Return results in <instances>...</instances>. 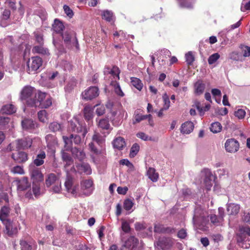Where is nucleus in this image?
Instances as JSON below:
<instances>
[{
  "label": "nucleus",
  "mask_w": 250,
  "mask_h": 250,
  "mask_svg": "<svg viewBox=\"0 0 250 250\" xmlns=\"http://www.w3.org/2000/svg\"><path fill=\"white\" fill-rule=\"evenodd\" d=\"M46 96L45 93L39 91L38 93L36 90L33 87L29 85L24 86L21 92V98L27 105L31 107L39 106L41 101L44 99Z\"/></svg>",
  "instance_id": "obj_1"
},
{
  "label": "nucleus",
  "mask_w": 250,
  "mask_h": 250,
  "mask_svg": "<svg viewBox=\"0 0 250 250\" xmlns=\"http://www.w3.org/2000/svg\"><path fill=\"white\" fill-rule=\"evenodd\" d=\"M250 228L249 226L241 227L239 229V232L237 234L236 240L238 245L244 249L250 248Z\"/></svg>",
  "instance_id": "obj_2"
},
{
  "label": "nucleus",
  "mask_w": 250,
  "mask_h": 250,
  "mask_svg": "<svg viewBox=\"0 0 250 250\" xmlns=\"http://www.w3.org/2000/svg\"><path fill=\"white\" fill-rule=\"evenodd\" d=\"M45 184L47 187H51L50 190L54 193H58L62 189L59 174L56 175L53 173L48 174L45 180Z\"/></svg>",
  "instance_id": "obj_3"
},
{
  "label": "nucleus",
  "mask_w": 250,
  "mask_h": 250,
  "mask_svg": "<svg viewBox=\"0 0 250 250\" xmlns=\"http://www.w3.org/2000/svg\"><path fill=\"white\" fill-rule=\"evenodd\" d=\"M65 46L72 49L79 50V45L75 33L73 31H65L62 34Z\"/></svg>",
  "instance_id": "obj_4"
},
{
  "label": "nucleus",
  "mask_w": 250,
  "mask_h": 250,
  "mask_svg": "<svg viewBox=\"0 0 250 250\" xmlns=\"http://www.w3.org/2000/svg\"><path fill=\"white\" fill-rule=\"evenodd\" d=\"M32 144V140L30 138H26L23 139H19L10 144L5 149L7 152H9L15 149H24L31 147Z\"/></svg>",
  "instance_id": "obj_5"
},
{
  "label": "nucleus",
  "mask_w": 250,
  "mask_h": 250,
  "mask_svg": "<svg viewBox=\"0 0 250 250\" xmlns=\"http://www.w3.org/2000/svg\"><path fill=\"white\" fill-rule=\"evenodd\" d=\"M203 211L200 208H196L195 209L194 214L193 217V223L194 225L198 229L205 230V227L207 223V219L203 214Z\"/></svg>",
  "instance_id": "obj_6"
},
{
  "label": "nucleus",
  "mask_w": 250,
  "mask_h": 250,
  "mask_svg": "<svg viewBox=\"0 0 250 250\" xmlns=\"http://www.w3.org/2000/svg\"><path fill=\"white\" fill-rule=\"evenodd\" d=\"M112 123L115 126H119L122 123L124 117L125 115V119L127 117V113L123 109H120L118 111H113L111 112Z\"/></svg>",
  "instance_id": "obj_7"
},
{
  "label": "nucleus",
  "mask_w": 250,
  "mask_h": 250,
  "mask_svg": "<svg viewBox=\"0 0 250 250\" xmlns=\"http://www.w3.org/2000/svg\"><path fill=\"white\" fill-rule=\"evenodd\" d=\"M42 64V59L36 56L32 57L27 62L28 72L29 73H34L37 71Z\"/></svg>",
  "instance_id": "obj_8"
},
{
  "label": "nucleus",
  "mask_w": 250,
  "mask_h": 250,
  "mask_svg": "<svg viewBox=\"0 0 250 250\" xmlns=\"http://www.w3.org/2000/svg\"><path fill=\"white\" fill-rule=\"evenodd\" d=\"M68 128L69 130L75 132H83V136L84 137L87 132L86 129L84 126H83L76 119L74 121H70L69 122Z\"/></svg>",
  "instance_id": "obj_9"
},
{
  "label": "nucleus",
  "mask_w": 250,
  "mask_h": 250,
  "mask_svg": "<svg viewBox=\"0 0 250 250\" xmlns=\"http://www.w3.org/2000/svg\"><path fill=\"white\" fill-rule=\"evenodd\" d=\"M62 138L66 150H69L71 148L73 142L76 145H78L81 142V138L78 135L71 134L69 137L63 136Z\"/></svg>",
  "instance_id": "obj_10"
},
{
  "label": "nucleus",
  "mask_w": 250,
  "mask_h": 250,
  "mask_svg": "<svg viewBox=\"0 0 250 250\" xmlns=\"http://www.w3.org/2000/svg\"><path fill=\"white\" fill-rule=\"evenodd\" d=\"M30 173L33 184L43 180V176L40 169L35 166L30 167Z\"/></svg>",
  "instance_id": "obj_11"
},
{
  "label": "nucleus",
  "mask_w": 250,
  "mask_h": 250,
  "mask_svg": "<svg viewBox=\"0 0 250 250\" xmlns=\"http://www.w3.org/2000/svg\"><path fill=\"white\" fill-rule=\"evenodd\" d=\"M3 223L5 226V232L8 236H11L17 234L18 230L19 224L18 222H10L6 220Z\"/></svg>",
  "instance_id": "obj_12"
},
{
  "label": "nucleus",
  "mask_w": 250,
  "mask_h": 250,
  "mask_svg": "<svg viewBox=\"0 0 250 250\" xmlns=\"http://www.w3.org/2000/svg\"><path fill=\"white\" fill-rule=\"evenodd\" d=\"M99 95V89L96 86H90L82 94L83 99L86 100H91Z\"/></svg>",
  "instance_id": "obj_13"
},
{
  "label": "nucleus",
  "mask_w": 250,
  "mask_h": 250,
  "mask_svg": "<svg viewBox=\"0 0 250 250\" xmlns=\"http://www.w3.org/2000/svg\"><path fill=\"white\" fill-rule=\"evenodd\" d=\"M201 174L202 176L205 177L204 178V184L206 188L208 190H209L212 186V177L213 175L210 170L208 168H205L201 171Z\"/></svg>",
  "instance_id": "obj_14"
},
{
  "label": "nucleus",
  "mask_w": 250,
  "mask_h": 250,
  "mask_svg": "<svg viewBox=\"0 0 250 250\" xmlns=\"http://www.w3.org/2000/svg\"><path fill=\"white\" fill-rule=\"evenodd\" d=\"M225 147L227 152L235 153L239 149V143L234 139H229L226 141L225 144Z\"/></svg>",
  "instance_id": "obj_15"
},
{
  "label": "nucleus",
  "mask_w": 250,
  "mask_h": 250,
  "mask_svg": "<svg viewBox=\"0 0 250 250\" xmlns=\"http://www.w3.org/2000/svg\"><path fill=\"white\" fill-rule=\"evenodd\" d=\"M93 181L91 179H88L83 181L81 183V190L83 193L86 195H90L93 192Z\"/></svg>",
  "instance_id": "obj_16"
},
{
  "label": "nucleus",
  "mask_w": 250,
  "mask_h": 250,
  "mask_svg": "<svg viewBox=\"0 0 250 250\" xmlns=\"http://www.w3.org/2000/svg\"><path fill=\"white\" fill-rule=\"evenodd\" d=\"M64 186L68 192L70 193L73 196L77 195L78 186L73 185L72 178L67 176L64 183Z\"/></svg>",
  "instance_id": "obj_17"
},
{
  "label": "nucleus",
  "mask_w": 250,
  "mask_h": 250,
  "mask_svg": "<svg viewBox=\"0 0 250 250\" xmlns=\"http://www.w3.org/2000/svg\"><path fill=\"white\" fill-rule=\"evenodd\" d=\"M138 243V240L134 236H130L125 242L122 250H134Z\"/></svg>",
  "instance_id": "obj_18"
},
{
  "label": "nucleus",
  "mask_w": 250,
  "mask_h": 250,
  "mask_svg": "<svg viewBox=\"0 0 250 250\" xmlns=\"http://www.w3.org/2000/svg\"><path fill=\"white\" fill-rule=\"evenodd\" d=\"M21 125L24 130L30 132H33L36 127H37V125L33 120L28 119H25L22 120Z\"/></svg>",
  "instance_id": "obj_19"
},
{
  "label": "nucleus",
  "mask_w": 250,
  "mask_h": 250,
  "mask_svg": "<svg viewBox=\"0 0 250 250\" xmlns=\"http://www.w3.org/2000/svg\"><path fill=\"white\" fill-rule=\"evenodd\" d=\"M98 127L102 129L111 130L108 118H97L96 120Z\"/></svg>",
  "instance_id": "obj_20"
},
{
  "label": "nucleus",
  "mask_w": 250,
  "mask_h": 250,
  "mask_svg": "<svg viewBox=\"0 0 250 250\" xmlns=\"http://www.w3.org/2000/svg\"><path fill=\"white\" fill-rule=\"evenodd\" d=\"M70 149L73 156L75 158L78 159L80 161H82L85 158V153L83 150L76 147H71Z\"/></svg>",
  "instance_id": "obj_21"
},
{
  "label": "nucleus",
  "mask_w": 250,
  "mask_h": 250,
  "mask_svg": "<svg viewBox=\"0 0 250 250\" xmlns=\"http://www.w3.org/2000/svg\"><path fill=\"white\" fill-rule=\"evenodd\" d=\"M12 158L17 163H23L27 160V154L22 151L13 153Z\"/></svg>",
  "instance_id": "obj_22"
},
{
  "label": "nucleus",
  "mask_w": 250,
  "mask_h": 250,
  "mask_svg": "<svg viewBox=\"0 0 250 250\" xmlns=\"http://www.w3.org/2000/svg\"><path fill=\"white\" fill-rule=\"evenodd\" d=\"M84 117L88 123V125L92 124V119L93 117V109L89 105H85L83 109Z\"/></svg>",
  "instance_id": "obj_23"
},
{
  "label": "nucleus",
  "mask_w": 250,
  "mask_h": 250,
  "mask_svg": "<svg viewBox=\"0 0 250 250\" xmlns=\"http://www.w3.org/2000/svg\"><path fill=\"white\" fill-rule=\"evenodd\" d=\"M240 209V205L235 203L227 204V212L229 215H235L237 214Z\"/></svg>",
  "instance_id": "obj_24"
},
{
  "label": "nucleus",
  "mask_w": 250,
  "mask_h": 250,
  "mask_svg": "<svg viewBox=\"0 0 250 250\" xmlns=\"http://www.w3.org/2000/svg\"><path fill=\"white\" fill-rule=\"evenodd\" d=\"M77 168L80 173H84L86 175L92 173V169L88 163H83L77 166Z\"/></svg>",
  "instance_id": "obj_25"
},
{
  "label": "nucleus",
  "mask_w": 250,
  "mask_h": 250,
  "mask_svg": "<svg viewBox=\"0 0 250 250\" xmlns=\"http://www.w3.org/2000/svg\"><path fill=\"white\" fill-rule=\"evenodd\" d=\"M194 128V125L192 122L188 121L183 124L181 126V132L183 134H189Z\"/></svg>",
  "instance_id": "obj_26"
},
{
  "label": "nucleus",
  "mask_w": 250,
  "mask_h": 250,
  "mask_svg": "<svg viewBox=\"0 0 250 250\" xmlns=\"http://www.w3.org/2000/svg\"><path fill=\"white\" fill-rule=\"evenodd\" d=\"M18 190H24L27 189L30 186L26 177H23L21 180L17 181Z\"/></svg>",
  "instance_id": "obj_27"
},
{
  "label": "nucleus",
  "mask_w": 250,
  "mask_h": 250,
  "mask_svg": "<svg viewBox=\"0 0 250 250\" xmlns=\"http://www.w3.org/2000/svg\"><path fill=\"white\" fill-rule=\"evenodd\" d=\"M21 250H35L36 245L33 242H27L24 240L20 241Z\"/></svg>",
  "instance_id": "obj_28"
},
{
  "label": "nucleus",
  "mask_w": 250,
  "mask_h": 250,
  "mask_svg": "<svg viewBox=\"0 0 250 250\" xmlns=\"http://www.w3.org/2000/svg\"><path fill=\"white\" fill-rule=\"evenodd\" d=\"M194 88L195 94L200 95L204 91L205 84L202 81L198 80L194 83Z\"/></svg>",
  "instance_id": "obj_29"
},
{
  "label": "nucleus",
  "mask_w": 250,
  "mask_h": 250,
  "mask_svg": "<svg viewBox=\"0 0 250 250\" xmlns=\"http://www.w3.org/2000/svg\"><path fill=\"white\" fill-rule=\"evenodd\" d=\"M158 245L160 246L162 250H167L171 247L172 242L171 240L168 238H163L158 241Z\"/></svg>",
  "instance_id": "obj_30"
},
{
  "label": "nucleus",
  "mask_w": 250,
  "mask_h": 250,
  "mask_svg": "<svg viewBox=\"0 0 250 250\" xmlns=\"http://www.w3.org/2000/svg\"><path fill=\"white\" fill-rule=\"evenodd\" d=\"M46 157V154L44 151H41L36 156L34 160V165L39 167L42 166L44 163V159Z\"/></svg>",
  "instance_id": "obj_31"
},
{
  "label": "nucleus",
  "mask_w": 250,
  "mask_h": 250,
  "mask_svg": "<svg viewBox=\"0 0 250 250\" xmlns=\"http://www.w3.org/2000/svg\"><path fill=\"white\" fill-rule=\"evenodd\" d=\"M113 145L114 147L120 150L125 146V143L123 138L119 137L114 140Z\"/></svg>",
  "instance_id": "obj_32"
},
{
  "label": "nucleus",
  "mask_w": 250,
  "mask_h": 250,
  "mask_svg": "<svg viewBox=\"0 0 250 250\" xmlns=\"http://www.w3.org/2000/svg\"><path fill=\"white\" fill-rule=\"evenodd\" d=\"M16 111L15 107L12 104H6L2 106L1 112L2 114H11Z\"/></svg>",
  "instance_id": "obj_33"
},
{
  "label": "nucleus",
  "mask_w": 250,
  "mask_h": 250,
  "mask_svg": "<svg viewBox=\"0 0 250 250\" xmlns=\"http://www.w3.org/2000/svg\"><path fill=\"white\" fill-rule=\"evenodd\" d=\"M33 53L42 54L43 55H49V51L46 48H44L42 45H37L34 46L32 49Z\"/></svg>",
  "instance_id": "obj_34"
},
{
  "label": "nucleus",
  "mask_w": 250,
  "mask_h": 250,
  "mask_svg": "<svg viewBox=\"0 0 250 250\" xmlns=\"http://www.w3.org/2000/svg\"><path fill=\"white\" fill-rule=\"evenodd\" d=\"M110 84L113 87L114 91L117 95L120 97L124 96V93L122 90L119 83L117 81H112Z\"/></svg>",
  "instance_id": "obj_35"
},
{
  "label": "nucleus",
  "mask_w": 250,
  "mask_h": 250,
  "mask_svg": "<svg viewBox=\"0 0 250 250\" xmlns=\"http://www.w3.org/2000/svg\"><path fill=\"white\" fill-rule=\"evenodd\" d=\"M10 182V177L7 174L0 171V191L3 188V183H7Z\"/></svg>",
  "instance_id": "obj_36"
},
{
  "label": "nucleus",
  "mask_w": 250,
  "mask_h": 250,
  "mask_svg": "<svg viewBox=\"0 0 250 250\" xmlns=\"http://www.w3.org/2000/svg\"><path fill=\"white\" fill-rule=\"evenodd\" d=\"M10 212V209L7 206L3 207L0 210V220L4 222L6 220H8L6 218Z\"/></svg>",
  "instance_id": "obj_37"
},
{
  "label": "nucleus",
  "mask_w": 250,
  "mask_h": 250,
  "mask_svg": "<svg viewBox=\"0 0 250 250\" xmlns=\"http://www.w3.org/2000/svg\"><path fill=\"white\" fill-rule=\"evenodd\" d=\"M64 28V25L62 22L57 19H55L54 23L53 24V29L54 31L58 33H61Z\"/></svg>",
  "instance_id": "obj_38"
},
{
  "label": "nucleus",
  "mask_w": 250,
  "mask_h": 250,
  "mask_svg": "<svg viewBox=\"0 0 250 250\" xmlns=\"http://www.w3.org/2000/svg\"><path fill=\"white\" fill-rule=\"evenodd\" d=\"M148 178L153 182H156L158 179V174L156 173L154 168L150 167L147 172Z\"/></svg>",
  "instance_id": "obj_39"
},
{
  "label": "nucleus",
  "mask_w": 250,
  "mask_h": 250,
  "mask_svg": "<svg viewBox=\"0 0 250 250\" xmlns=\"http://www.w3.org/2000/svg\"><path fill=\"white\" fill-rule=\"evenodd\" d=\"M131 83L133 86L139 91H141L143 87V84L141 81L137 78H131Z\"/></svg>",
  "instance_id": "obj_40"
},
{
  "label": "nucleus",
  "mask_w": 250,
  "mask_h": 250,
  "mask_svg": "<svg viewBox=\"0 0 250 250\" xmlns=\"http://www.w3.org/2000/svg\"><path fill=\"white\" fill-rule=\"evenodd\" d=\"M10 16V11L8 9H5L1 16V20L0 21V24L2 26H5L6 24L4 21L9 19Z\"/></svg>",
  "instance_id": "obj_41"
},
{
  "label": "nucleus",
  "mask_w": 250,
  "mask_h": 250,
  "mask_svg": "<svg viewBox=\"0 0 250 250\" xmlns=\"http://www.w3.org/2000/svg\"><path fill=\"white\" fill-rule=\"evenodd\" d=\"M222 128V125L220 123L214 122L211 124L210 130L213 133H217L221 131Z\"/></svg>",
  "instance_id": "obj_42"
},
{
  "label": "nucleus",
  "mask_w": 250,
  "mask_h": 250,
  "mask_svg": "<svg viewBox=\"0 0 250 250\" xmlns=\"http://www.w3.org/2000/svg\"><path fill=\"white\" fill-rule=\"evenodd\" d=\"M120 73V70L119 68L116 66H113L111 69L110 71V74H111L114 80L113 81H117V80H119V74Z\"/></svg>",
  "instance_id": "obj_43"
},
{
  "label": "nucleus",
  "mask_w": 250,
  "mask_h": 250,
  "mask_svg": "<svg viewBox=\"0 0 250 250\" xmlns=\"http://www.w3.org/2000/svg\"><path fill=\"white\" fill-rule=\"evenodd\" d=\"M92 142H95L99 145H101L104 142L103 137L99 133L95 132L92 136Z\"/></svg>",
  "instance_id": "obj_44"
},
{
  "label": "nucleus",
  "mask_w": 250,
  "mask_h": 250,
  "mask_svg": "<svg viewBox=\"0 0 250 250\" xmlns=\"http://www.w3.org/2000/svg\"><path fill=\"white\" fill-rule=\"evenodd\" d=\"M210 220L211 222L216 226L220 225L223 221L221 217H219L216 215H211L210 216Z\"/></svg>",
  "instance_id": "obj_45"
},
{
  "label": "nucleus",
  "mask_w": 250,
  "mask_h": 250,
  "mask_svg": "<svg viewBox=\"0 0 250 250\" xmlns=\"http://www.w3.org/2000/svg\"><path fill=\"white\" fill-rule=\"evenodd\" d=\"M196 107L199 111L200 115L202 116L204 114L206 111L209 110L210 107V105L209 104H207L204 107H201L200 103H198L196 104Z\"/></svg>",
  "instance_id": "obj_46"
},
{
  "label": "nucleus",
  "mask_w": 250,
  "mask_h": 250,
  "mask_svg": "<svg viewBox=\"0 0 250 250\" xmlns=\"http://www.w3.org/2000/svg\"><path fill=\"white\" fill-rule=\"evenodd\" d=\"M102 18L107 21H111L113 18V13L109 10H105L103 11Z\"/></svg>",
  "instance_id": "obj_47"
},
{
  "label": "nucleus",
  "mask_w": 250,
  "mask_h": 250,
  "mask_svg": "<svg viewBox=\"0 0 250 250\" xmlns=\"http://www.w3.org/2000/svg\"><path fill=\"white\" fill-rule=\"evenodd\" d=\"M186 62L188 65H191L194 61L195 58L193 53L189 51L185 54Z\"/></svg>",
  "instance_id": "obj_48"
},
{
  "label": "nucleus",
  "mask_w": 250,
  "mask_h": 250,
  "mask_svg": "<svg viewBox=\"0 0 250 250\" xmlns=\"http://www.w3.org/2000/svg\"><path fill=\"white\" fill-rule=\"evenodd\" d=\"M34 35L36 39V41L40 45H43V39L42 34L39 31H36L34 32Z\"/></svg>",
  "instance_id": "obj_49"
},
{
  "label": "nucleus",
  "mask_w": 250,
  "mask_h": 250,
  "mask_svg": "<svg viewBox=\"0 0 250 250\" xmlns=\"http://www.w3.org/2000/svg\"><path fill=\"white\" fill-rule=\"evenodd\" d=\"M10 122L9 118L7 117H0V128L4 129Z\"/></svg>",
  "instance_id": "obj_50"
},
{
  "label": "nucleus",
  "mask_w": 250,
  "mask_h": 250,
  "mask_svg": "<svg viewBox=\"0 0 250 250\" xmlns=\"http://www.w3.org/2000/svg\"><path fill=\"white\" fill-rule=\"evenodd\" d=\"M76 83L77 82L76 79L72 78L65 86V90L68 92L70 91L76 86Z\"/></svg>",
  "instance_id": "obj_51"
},
{
  "label": "nucleus",
  "mask_w": 250,
  "mask_h": 250,
  "mask_svg": "<svg viewBox=\"0 0 250 250\" xmlns=\"http://www.w3.org/2000/svg\"><path fill=\"white\" fill-rule=\"evenodd\" d=\"M140 149V146L138 144L135 143L132 146L130 151V157H134L138 152Z\"/></svg>",
  "instance_id": "obj_52"
},
{
  "label": "nucleus",
  "mask_w": 250,
  "mask_h": 250,
  "mask_svg": "<svg viewBox=\"0 0 250 250\" xmlns=\"http://www.w3.org/2000/svg\"><path fill=\"white\" fill-rule=\"evenodd\" d=\"M45 139L48 146H52L57 144L56 138L51 135H47L46 136Z\"/></svg>",
  "instance_id": "obj_53"
},
{
  "label": "nucleus",
  "mask_w": 250,
  "mask_h": 250,
  "mask_svg": "<svg viewBox=\"0 0 250 250\" xmlns=\"http://www.w3.org/2000/svg\"><path fill=\"white\" fill-rule=\"evenodd\" d=\"M49 129L53 132L60 131L62 129V125L58 123L54 122L50 124Z\"/></svg>",
  "instance_id": "obj_54"
},
{
  "label": "nucleus",
  "mask_w": 250,
  "mask_h": 250,
  "mask_svg": "<svg viewBox=\"0 0 250 250\" xmlns=\"http://www.w3.org/2000/svg\"><path fill=\"white\" fill-rule=\"evenodd\" d=\"M121 228L123 231L125 233H128L130 230L129 223L124 220H122Z\"/></svg>",
  "instance_id": "obj_55"
},
{
  "label": "nucleus",
  "mask_w": 250,
  "mask_h": 250,
  "mask_svg": "<svg viewBox=\"0 0 250 250\" xmlns=\"http://www.w3.org/2000/svg\"><path fill=\"white\" fill-rule=\"evenodd\" d=\"M219 58L220 55L218 53H214L209 57L208 62L209 64H212L215 62Z\"/></svg>",
  "instance_id": "obj_56"
},
{
  "label": "nucleus",
  "mask_w": 250,
  "mask_h": 250,
  "mask_svg": "<svg viewBox=\"0 0 250 250\" xmlns=\"http://www.w3.org/2000/svg\"><path fill=\"white\" fill-rule=\"evenodd\" d=\"M146 119V116L137 113L135 112L134 116V120L133 121V124L139 123L141 121Z\"/></svg>",
  "instance_id": "obj_57"
},
{
  "label": "nucleus",
  "mask_w": 250,
  "mask_h": 250,
  "mask_svg": "<svg viewBox=\"0 0 250 250\" xmlns=\"http://www.w3.org/2000/svg\"><path fill=\"white\" fill-rule=\"evenodd\" d=\"M43 99L41 101V104L39 106H41L42 108H48L52 104V100L50 98H47L44 101Z\"/></svg>",
  "instance_id": "obj_58"
},
{
  "label": "nucleus",
  "mask_w": 250,
  "mask_h": 250,
  "mask_svg": "<svg viewBox=\"0 0 250 250\" xmlns=\"http://www.w3.org/2000/svg\"><path fill=\"white\" fill-rule=\"evenodd\" d=\"M134 203L130 199H126L124 202V208L126 210H129L131 209Z\"/></svg>",
  "instance_id": "obj_59"
},
{
  "label": "nucleus",
  "mask_w": 250,
  "mask_h": 250,
  "mask_svg": "<svg viewBox=\"0 0 250 250\" xmlns=\"http://www.w3.org/2000/svg\"><path fill=\"white\" fill-rule=\"evenodd\" d=\"M163 99L164 103L163 108L166 110L168 109L170 106V100L167 94H165L163 96Z\"/></svg>",
  "instance_id": "obj_60"
},
{
  "label": "nucleus",
  "mask_w": 250,
  "mask_h": 250,
  "mask_svg": "<svg viewBox=\"0 0 250 250\" xmlns=\"http://www.w3.org/2000/svg\"><path fill=\"white\" fill-rule=\"evenodd\" d=\"M11 172L14 174H23L24 173V170L21 166H16L11 168Z\"/></svg>",
  "instance_id": "obj_61"
},
{
  "label": "nucleus",
  "mask_w": 250,
  "mask_h": 250,
  "mask_svg": "<svg viewBox=\"0 0 250 250\" xmlns=\"http://www.w3.org/2000/svg\"><path fill=\"white\" fill-rule=\"evenodd\" d=\"M234 115L239 119H243L246 115V112L242 109H239L235 111Z\"/></svg>",
  "instance_id": "obj_62"
},
{
  "label": "nucleus",
  "mask_w": 250,
  "mask_h": 250,
  "mask_svg": "<svg viewBox=\"0 0 250 250\" xmlns=\"http://www.w3.org/2000/svg\"><path fill=\"white\" fill-rule=\"evenodd\" d=\"M46 111L44 110H41L38 112V118L39 120L42 122H45L46 119Z\"/></svg>",
  "instance_id": "obj_63"
},
{
  "label": "nucleus",
  "mask_w": 250,
  "mask_h": 250,
  "mask_svg": "<svg viewBox=\"0 0 250 250\" xmlns=\"http://www.w3.org/2000/svg\"><path fill=\"white\" fill-rule=\"evenodd\" d=\"M243 56L245 57L250 56V47L246 45H241Z\"/></svg>",
  "instance_id": "obj_64"
}]
</instances>
